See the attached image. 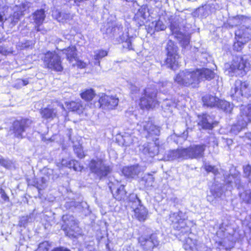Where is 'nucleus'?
<instances>
[{
    "label": "nucleus",
    "mask_w": 251,
    "mask_h": 251,
    "mask_svg": "<svg viewBox=\"0 0 251 251\" xmlns=\"http://www.w3.org/2000/svg\"><path fill=\"white\" fill-rule=\"evenodd\" d=\"M214 76V73L208 69H197L193 71L186 70L180 72L174 80L180 85L189 86L193 85V86H195L201 80H209L213 78Z\"/></svg>",
    "instance_id": "nucleus-1"
},
{
    "label": "nucleus",
    "mask_w": 251,
    "mask_h": 251,
    "mask_svg": "<svg viewBox=\"0 0 251 251\" xmlns=\"http://www.w3.org/2000/svg\"><path fill=\"white\" fill-rule=\"evenodd\" d=\"M206 145H194L188 148L178 149L170 151L168 154L169 160H184L187 159H199L203 157Z\"/></svg>",
    "instance_id": "nucleus-2"
},
{
    "label": "nucleus",
    "mask_w": 251,
    "mask_h": 251,
    "mask_svg": "<svg viewBox=\"0 0 251 251\" xmlns=\"http://www.w3.org/2000/svg\"><path fill=\"white\" fill-rule=\"evenodd\" d=\"M91 172L99 179L106 178L112 171V167L101 158H96L91 160L88 164Z\"/></svg>",
    "instance_id": "nucleus-3"
},
{
    "label": "nucleus",
    "mask_w": 251,
    "mask_h": 251,
    "mask_svg": "<svg viewBox=\"0 0 251 251\" xmlns=\"http://www.w3.org/2000/svg\"><path fill=\"white\" fill-rule=\"evenodd\" d=\"M61 229L64 231L66 236L70 238H76L82 234V231L78 226V222L73 215H63Z\"/></svg>",
    "instance_id": "nucleus-4"
},
{
    "label": "nucleus",
    "mask_w": 251,
    "mask_h": 251,
    "mask_svg": "<svg viewBox=\"0 0 251 251\" xmlns=\"http://www.w3.org/2000/svg\"><path fill=\"white\" fill-rule=\"evenodd\" d=\"M230 95L233 100H241L242 97L251 96V87L248 81L236 80L230 91Z\"/></svg>",
    "instance_id": "nucleus-5"
},
{
    "label": "nucleus",
    "mask_w": 251,
    "mask_h": 251,
    "mask_svg": "<svg viewBox=\"0 0 251 251\" xmlns=\"http://www.w3.org/2000/svg\"><path fill=\"white\" fill-rule=\"evenodd\" d=\"M251 121V104L247 106H242L240 112L237 118V123L231 128V132L238 134L241 130L247 126L248 123Z\"/></svg>",
    "instance_id": "nucleus-6"
},
{
    "label": "nucleus",
    "mask_w": 251,
    "mask_h": 251,
    "mask_svg": "<svg viewBox=\"0 0 251 251\" xmlns=\"http://www.w3.org/2000/svg\"><path fill=\"white\" fill-rule=\"evenodd\" d=\"M231 75L242 76L244 75L250 69V64L242 56H236L232 60L231 64L226 66Z\"/></svg>",
    "instance_id": "nucleus-7"
},
{
    "label": "nucleus",
    "mask_w": 251,
    "mask_h": 251,
    "mask_svg": "<svg viewBox=\"0 0 251 251\" xmlns=\"http://www.w3.org/2000/svg\"><path fill=\"white\" fill-rule=\"evenodd\" d=\"M185 215L182 211L171 212L169 220L173 225L174 228L178 231L179 235H187L190 232V228L187 226L185 222Z\"/></svg>",
    "instance_id": "nucleus-8"
},
{
    "label": "nucleus",
    "mask_w": 251,
    "mask_h": 251,
    "mask_svg": "<svg viewBox=\"0 0 251 251\" xmlns=\"http://www.w3.org/2000/svg\"><path fill=\"white\" fill-rule=\"evenodd\" d=\"M45 67L55 72L63 70L61 57L55 51H48L43 58Z\"/></svg>",
    "instance_id": "nucleus-9"
},
{
    "label": "nucleus",
    "mask_w": 251,
    "mask_h": 251,
    "mask_svg": "<svg viewBox=\"0 0 251 251\" xmlns=\"http://www.w3.org/2000/svg\"><path fill=\"white\" fill-rule=\"evenodd\" d=\"M166 50L167 51L166 65L168 68L175 70L178 66V48L174 42L169 40L167 44Z\"/></svg>",
    "instance_id": "nucleus-10"
},
{
    "label": "nucleus",
    "mask_w": 251,
    "mask_h": 251,
    "mask_svg": "<svg viewBox=\"0 0 251 251\" xmlns=\"http://www.w3.org/2000/svg\"><path fill=\"white\" fill-rule=\"evenodd\" d=\"M156 89L147 88L144 90L143 96L140 99V105L142 108H153L158 104L156 100Z\"/></svg>",
    "instance_id": "nucleus-11"
},
{
    "label": "nucleus",
    "mask_w": 251,
    "mask_h": 251,
    "mask_svg": "<svg viewBox=\"0 0 251 251\" xmlns=\"http://www.w3.org/2000/svg\"><path fill=\"white\" fill-rule=\"evenodd\" d=\"M229 180L228 183L233 187V184L239 190V195L240 198L246 202L251 203V192L245 191L241 192L242 191H244V186L241 184L240 176L239 174L235 173L234 175H231L229 176Z\"/></svg>",
    "instance_id": "nucleus-12"
},
{
    "label": "nucleus",
    "mask_w": 251,
    "mask_h": 251,
    "mask_svg": "<svg viewBox=\"0 0 251 251\" xmlns=\"http://www.w3.org/2000/svg\"><path fill=\"white\" fill-rule=\"evenodd\" d=\"M32 123L31 120L27 118L16 120L13 123L10 130L13 131L15 137L22 138L23 134L31 127Z\"/></svg>",
    "instance_id": "nucleus-13"
},
{
    "label": "nucleus",
    "mask_w": 251,
    "mask_h": 251,
    "mask_svg": "<svg viewBox=\"0 0 251 251\" xmlns=\"http://www.w3.org/2000/svg\"><path fill=\"white\" fill-rule=\"evenodd\" d=\"M31 5V3L25 1L13 7V13L8 19L12 26L15 25L18 23L20 18L24 15V12L28 10Z\"/></svg>",
    "instance_id": "nucleus-14"
},
{
    "label": "nucleus",
    "mask_w": 251,
    "mask_h": 251,
    "mask_svg": "<svg viewBox=\"0 0 251 251\" xmlns=\"http://www.w3.org/2000/svg\"><path fill=\"white\" fill-rule=\"evenodd\" d=\"M137 130L141 133L145 134L147 138L150 136H158L160 134L159 127L153 124L149 119L144 120L137 124Z\"/></svg>",
    "instance_id": "nucleus-15"
},
{
    "label": "nucleus",
    "mask_w": 251,
    "mask_h": 251,
    "mask_svg": "<svg viewBox=\"0 0 251 251\" xmlns=\"http://www.w3.org/2000/svg\"><path fill=\"white\" fill-rule=\"evenodd\" d=\"M138 242L143 249L146 251L152 249L159 244V241L155 234H152L150 236L142 235L139 237Z\"/></svg>",
    "instance_id": "nucleus-16"
},
{
    "label": "nucleus",
    "mask_w": 251,
    "mask_h": 251,
    "mask_svg": "<svg viewBox=\"0 0 251 251\" xmlns=\"http://www.w3.org/2000/svg\"><path fill=\"white\" fill-rule=\"evenodd\" d=\"M118 102V98L112 96L104 95L99 100L100 107L105 109H113L117 106Z\"/></svg>",
    "instance_id": "nucleus-17"
},
{
    "label": "nucleus",
    "mask_w": 251,
    "mask_h": 251,
    "mask_svg": "<svg viewBox=\"0 0 251 251\" xmlns=\"http://www.w3.org/2000/svg\"><path fill=\"white\" fill-rule=\"evenodd\" d=\"M235 34V39H240L247 43L251 40V27L245 25H240Z\"/></svg>",
    "instance_id": "nucleus-18"
},
{
    "label": "nucleus",
    "mask_w": 251,
    "mask_h": 251,
    "mask_svg": "<svg viewBox=\"0 0 251 251\" xmlns=\"http://www.w3.org/2000/svg\"><path fill=\"white\" fill-rule=\"evenodd\" d=\"M109 188L113 194V197L118 201L124 200L126 197V192L125 190L124 186L120 185L119 187L116 186L114 182L109 183Z\"/></svg>",
    "instance_id": "nucleus-19"
},
{
    "label": "nucleus",
    "mask_w": 251,
    "mask_h": 251,
    "mask_svg": "<svg viewBox=\"0 0 251 251\" xmlns=\"http://www.w3.org/2000/svg\"><path fill=\"white\" fill-rule=\"evenodd\" d=\"M33 23L35 24V28L37 31H41V29L40 25L43 23L45 18L46 14L45 11L43 9L37 10L30 16Z\"/></svg>",
    "instance_id": "nucleus-20"
},
{
    "label": "nucleus",
    "mask_w": 251,
    "mask_h": 251,
    "mask_svg": "<svg viewBox=\"0 0 251 251\" xmlns=\"http://www.w3.org/2000/svg\"><path fill=\"white\" fill-rule=\"evenodd\" d=\"M198 125L203 129H211L214 124V118L207 114L198 116Z\"/></svg>",
    "instance_id": "nucleus-21"
},
{
    "label": "nucleus",
    "mask_w": 251,
    "mask_h": 251,
    "mask_svg": "<svg viewBox=\"0 0 251 251\" xmlns=\"http://www.w3.org/2000/svg\"><path fill=\"white\" fill-rule=\"evenodd\" d=\"M139 150L143 154L150 157H153L158 152V147L153 143H145L140 146Z\"/></svg>",
    "instance_id": "nucleus-22"
},
{
    "label": "nucleus",
    "mask_w": 251,
    "mask_h": 251,
    "mask_svg": "<svg viewBox=\"0 0 251 251\" xmlns=\"http://www.w3.org/2000/svg\"><path fill=\"white\" fill-rule=\"evenodd\" d=\"M122 172L127 177L135 178L141 172V168L138 165H134L124 167Z\"/></svg>",
    "instance_id": "nucleus-23"
},
{
    "label": "nucleus",
    "mask_w": 251,
    "mask_h": 251,
    "mask_svg": "<svg viewBox=\"0 0 251 251\" xmlns=\"http://www.w3.org/2000/svg\"><path fill=\"white\" fill-rule=\"evenodd\" d=\"M134 134V132L129 130L124 133L122 136L124 146L128 147L138 142V138Z\"/></svg>",
    "instance_id": "nucleus-24"
},
{
    "label": "nucleus",
    "mask_w": 251,
    "mask_h": 251,
    "mask_svg": "<svg viewBox=\"0 0 251 251\" xmlns=\"http://www.w3.org/2000/svg\"><path fill=\"white\" fill-rule=\"evenodd\" d=\"M146 11L147 8L145 7H141L135 14L134 20L138 26H141L144 25V21L146 18Z\"/></svg>",
    "instance_id": "nucleus-25"
},
{
    "label": "nucleus",
    "mask_w": 251,
    "mask_h": 251,
    "mask_svg": "<svg viewBox=\"0 0 251 251\" xmlns=\"http://www.w3.org/2000/svg\"><path fill=\"white\" fill-rule=\"evenodd\" d=\"M133 209L134 216L136 218L141 222L146 220L147 217L148 211L143 205L141 204Z\"/></svg>",
    "instance_id": "nucleus-26"
},
{
    "label": "nucleus",
    "mask_w": 251,
    "mask_h": 251,
    "mask_svg": "<svg viewBox=\"0 0 251 251\" xmlns=\"http://www.w3.org/2000/svg\"><path fill=\"white\" fill-rule=\"evenodd\" d=\"M63 54H65L67 59L69 61L70 63L73 62V61H76L77 59V53L75 47L71 46L67 49H64L62 50Z\"/></svg>",
    "instance_id": "nucleus-27"
},
{
    "label": "nucleus",
    "mask_w": 251,
    "mask_h": 251,
    "mask_svg": "<svg viewBox=\"0 0 251 251\" xmlns=\"http://www.w3.org/2000/svg\"><path fill=\"white\" fill-rule=\"evenodd\" d=\"M219 100L218 98L211 95H206L202 97L204 104L211 107H217Z\"/></svg>",
    "instance_id": "nucleus-28"
},
{
    "label": "nucleus",
    "mask_w": 251,
    "mask_h": 251,
    "mask_svg": "<svg viewBox=\"0 0 251 251\" xmlns=\"http://www.w3.org/2000/svg\"><path fill=\"white\" fill-rule=\"evenodd\" d=\"M57 110L56 108H45L41 110L42 118L46 119L52 120L57 116Z\"/></svg>",
    "instance_id": "nucleus-29"
},
{
    "label": "nucleus",
    "mask_w": 251,
    "mask_h": 251,
    "mask_svg": "<svg viewBox=\"0 0 251 251\" xmlns=\"http://www.w3.org/2000/svg\"><path fill=\"white\" fill-rule=\"evenodd\" d=\"M116 27L112 23H107L101 28V31L106 36L104 37H112L114 35Z\"/></svg>",
    "instance_id": "nucleus-30"
},
{
    "label": "nucleus",
    "mask_w": 251,
    "mask_h": 251,
    "mask_svg": "<svg viewBox=\"0 0 251 251\" xmlns=\"http://www.w3.org/2000/svg\"><path fill=\"white\" fill-rule=\"evenodd\" d=\"M35 219V215L34 213H30L28 215L26 216H23L21 218L19 225L20 226L25 227L28 223L33 222Z\"/></svg>",
    "instance_id": "nucleus-31"
},
{
    "label": "nucleus",
    "mask_w": 251,
    "mask_h": 251,
    "mask_svg": "<svg viewBox=\"0 0 251 251\" xmlns=\"http://www.w3.org/2000/svg\"><path fill=\"white\" fill-rule=\"evenodd\" d=\"M217 107L226 113H230L233 108V105L226 100H220Z\"/></svg>",
    "instance_id": "nucleus-32"
},
{
    "label": "nucleus",
    "mask_w": 251,
    "mask_h": 251,
    "mask_svg": "<svg viewBox=\"0 0 251 251\" xmlns=\"http://www.w3.org/2000/svg\"><path fill=\"white\" fill-rule=\"evenodd\" d=\"M67 107L72 111L80 113L82 111L83 106L79 102L71 101L67 104Z\"/></svg>",
    "instance_id": "nucleus-33"
},
{
    "label": "nucleus",
    "mask_w": 251,
    "mask_h": 251,
    "mask_svg": "<svg viewBox=\"0 0 251 251\" xmlns=\"http://www.w3.org/2000/svg\"><path fill=\"white\" fill-rule=\"evenodd\" d=\"M107 51L103 50H98L94 51V59L97 61L95 65H100V60L107 55Z\"/></svg>",
    "instance_id": "nucleus-34"
},
{
    "label": "nucleus",
    "mask_w": 251,
    "mask_h": 251,
    "mask_svg": "<svg viewBox=\"0 0 251 251\" xmlns=\"http://www.w3.org/2000/svg\"><path fill=\"white\" fill-rule=\"evenodd\" d=\"M80 95L82 99L86 101H90L94 98L96 94L93 89H89L82 92Z\"/></svg>",
    "instance_id": "nucleus-35"
},
{
    "label": "nucleus",
    "mask_w": 251,
    "mask_h": 251,
    "mask_svg": "<svg viewBox=\"0 0 251 251\" xmlns=\"http://www.w3.org/2000/svg\"><path fill=\"white\" fill-rule=\"evenodd\" d=\"M154 181V178L150 174L145 175L142 178V181L147 188L153 186Z\"/></svg>",
    "instance_id": "nucleus-36"
},
{
    "label": "nucleus",
    "mask_w": 251,
    "mask_h": 251,
    "mask_svg": "<svg viewBox=\"0 0 251 251\" xmlns=\"http://www.w3.org/2000/svg\"><path fill=\"white\" fill-rule=\"evenodd\" d=\"M129 201L131 203V206L133 209L141 204V200L137 197V195L134 194L130 195Z\"/></svg>",
    "instance_id": "nucleus-37"
},
{
    "label": "nucleus",
    "mask_w": 251,
    "mask_h": 251,
    "mask_svg": "<svg viewBox=\"0 0 251 251\" xmlns=\"http://www.w3.org/2000/svg\"><path fill=\"white\" fill-rule=\"evenodd\" d=\"M62 164L63 165H65L66 167L71 168H73L75 171H77L78 165V162L76 160H71L67 162L65 160L63 159L62 161Z\"/></svg>",
    "instance_id": "nucleus-38"
},
{
    "label": "nucleus",
    "mask_w": 251,
    "mask_h": 251,
    "mask_svg": "<svg viewBox=\"0 0 251 251\" xmlns=\"http://www.w3.org/2000/svg\"><path fill=\"white\" fill-rule=\"evenodd\" d=\"M170 30L173 34H176L177 36L181 35L178 24L176 22H171L170 25Z\"/></svg>",
    "instance_id": "nucleus-39"
},
{
    "label": "nucleus",
    "mask_w": 251,
    "mask_h": 251,
    "mask_svg": "<svg viewBox=\"0 0 251 251\" xmlns=\"http://www.w3.org/2000/svg\"><path fill=\"white\" fill-rule=\"evenodd\" d=\"M235 40L236 41L234 42L233 45V50L237 51H241L247 42H244V41L240 39H235Z\"/></svg>",
    "instance_id": "nucleus-40"
},
{
    "label": "nucleus",
    "mask_w": 251,
    "mask_h": 251,
    "mask_svg": "<svg viewBox=\"0 0 251 251\" xmlns=\"http://www.w3.org/2000/svg\"><path fill=\"white\" fill-rule=\"evenodd\" d=\"M74 150L78 158L81 159L85 156L81 145L79 144L75 145Z\"/></svg>",
    "instance_id": "nucleus-41"
},
{
    "label": "nucleus",
    "mask_w": 251,
    "mask_h": 251,
    "mask_svg": "<svg viewBox=\"0 0 251 251\" xmlns=\"http://www.w3.org/2000/svg\"><path fill=\"white\" fill-rule=\"evenodd\" d=\"M204 170L207 172H211L214 175H216L218 173V170L214 166H212L208 163H205L203 165Z\"/></svg>",
    "instance_id": "nucleus-42"
},
{
    "label": "nucleus",
    "mask_w": 251,
    "mask_h": 251,
    "mask_svg": "<svg viewBox=\"0 0 251 251\" xmlns=\"http://www.w3.org/2000/svg\"><path fill=\"white\" fill-rule=\"evenodd\" d=\"M210 192L214 198H220L222 195V191L220 187L212 188Z\"/></svg>",
    "instance_id": "nucleus-43"
},
{
    "label": "nucleus",
    "mask_w": 251,
    "mask_h": 251,
    "mask_svg": "<svg viewBox=\"0 0 251 251\" xmlns=\"http://www.w3.org/2000/svg\"><path fill=\"white\" fill-rule=\"evenodd\" d=\"M50 245L48 242L44 241L39 244L36 251H48Z\"/></svg>",
    "instance_id": "nucleus-44"
},
{
    "label": "nucleus",
    "mask_w": 251,
    "mask_h": 251,
    "mask_svg": "<svg viewBox=\"0 0 251 251\" xmlns=\"http://www.w3.org/2000/svg\"><path fill=\"white\" fill-rule=\"evenodd\" d=\"M166 25L163 24V22L158 20L155 22V24L154 25V28L155 30L156 31H159L161 30H164L166 29Z\"/></svg>",
    "instance_id": "nucleus-45"
},
{
    "label": "nucleus",
    "mask_w": 251,
    "mask_h": 251,
    "mask_svg": "<svg viewBox=\"0 0 251 251\" xmlns=\"http://www.w3.org/2000/svg\"><path fill=\"white\" fill-rule=\"evenodd\" d=\"M244 174L248 177L250 182H251V165H248L244 167Z\"/></svg>",
    "instance_id": "nucleus-46"
},
{
    "label": "nucleus",
    "mask_w": 251,
    "mask_h": 251,
    "mask_svg": "<svg viewBox=\"0 0 251 251\" xmlns=\"http://www.w3.org/2000/svg\"><path fill=\"white\" fill-rule=\"evenodd\" d=\"M9 201V197L5 193L4 191L2 189L0 188V204Z\"/></svg>",
    "instance_id": "nucleus-47"
},
{
    "label": "nucleus",
    "mask_w": 251,
    "mask_h": 251,
    "mask_svg": "<svg viewBox=\"0 0 251 251\" xmlns=\"http://www.w3.org/2000/svg\"><path fill=\"white\" fill-rule=\"evenodd\" d=\"M69 18V15L61 12H58L56 19L58 22L63 23Z\"/></svg>",
    "instance_id": "nucleus-48"
},
{
    "label": "nucleus",
    "mask_w": 251,
    "mask_h": 251,
    "mask_svg": "<svg viewBox=\"0 0 251 251\" xmlns=\"http://www.w3.org/2000/svg\"><path fill=\"white\" fill-rule=\"evenodd\" d=\"M181 46L184 48L188 47L190 43V39L187 37H183L180 42Z\"/></svg>",
    "instance_id": "nucleus-49"
},
{
    "label": "nucleus",
    "mask_w": 251,
    "mask_h": 251,
    "mask_svg": "<svg viewBox=\"0 0 251 251\" xmlns=\"http://www.w3.org/2000/svg\"><path fill=\"white\" fill-rule=\"evenodd\" d=\"M0 165L5 168H8L11 165L10 160L3 158H0Z\"/></svg>",
    "instance_id": "nucleus-50"
},
{
    "label": "nucleus",
    "mask_w": 251,
    "mask_h": 251,
    "mask_svg": "<svg viewBox=\"0 0 251 251\" xmlns=\"http://www.w3.org/2000/svg\"><path fill=\"white\" fill-rule=\"evenodd\" d=\"M123 47L129 50H132V47L131 39L129 38H127L126 40L123 42Z\"/></svg>",
    "instance_id": "nucleus-51"
},
{
    "label": "nucleus",
    "mask_w": 251,
    "mask_h": 251,
    "mask_svg": "<svg viewBox=\"0 0 251 251\" xmlns=\"http://www.w3.org/2000/svg\"><path fill=\"white\" fill-rule=\"evenodd\" d=\"M29 83V81L28 79H18L17 80V83L16 85H18L17 87H22L23 86H25L27 84H28Z\"/></svg>",
    "instance_id": "nucleus-52"
},
{
    "label": "nucleus",
    "mask_w": 251,
    "mask_h": 251,
    "mask_svg": "<svg viewBox=\"0 0 251 251\" xmlns=\"http://www.w3.org/2000/svg\"><path fill=\"white\" fill-rule=\"evenodd\" d=\"M162 106L173 107L175 106V104L172 101L166 100L164 101Z\"/></svg>",
    "instance_id": "nucleus-53"
},
{
    "label": "nucleus",
    "mask_w": 251,
    "mask_h": 251,
    "mask_svg": "<svg viewBox=\"0 0 251 251\" xmlns=\"http://www.w3.org/2000/svg\"><path fill=\"white\" fill-rule=\"evenodd\" d=\"M75 61L76 62V65L78 67L82 69L86 67L85 63L80 60H77V59L76 61Z\"/></svg>",
    "instance_id": "nucleus-54"
},
{
    "label": "nucleus",
    "mask_w": 251,
    "mask_h": 251,
    "mask_svg": "<svg viewBox=\"0 0 251 251\" xmlns=\"http://www.w3.org/2000/svg\"><path fill=\"white\" fill-rule=\"evenodd\" d=\"M130 90L132 94H136L139 90L137 87L134 85H131L130 87Z\"/></svg>",
    "instance_id": "nucleus-55"
},
{
    "label": "nucleus",
    "mask_w": 251,
    "mask_h": 251,
    "mask_svg": "<svg viewBox=\"0 0 251 251\" xmlns=\"http://www.w3.org/2000/svg\"><path fill=\"white\" fill-rule=\"evenodd\" d=\"M7 52V49L4 47L0 46V53L2 55H6Z\"/></svg>",
    "instance_id": "nucleus-56"
},
{
    "label": "nucleus",
    "mask_w": 251,
    "mask_h": 251,
    "mask_svg": "<svg viewBox=\"0 0 251 251\" xmlns=\"http://www.w3.org/2000/svg\"><path fill=\"white\" fill-rule=\"evenodd\" d=\"M30 42L27 41L25 43H23L22 45V47L23 49H26L30 47Z\"/></svg>",
    "instance_id": "nucleus-57"
},
{
    "label": "nucleus",
    "mask_w": 251,
    "mask_h": 251,
    "mask_svg": "<svg viewBox=\"0 0 251 251\" xmlns=\"http://www.w3.org/2000/svg\"><path fill=\"white\" fill-rule=\"evenodd\" d=\"M52 251H70L69 250L63 248H56Z\"/></svg>",
    "instance_id": "nucleus-58"
},
{
    "label": "nucleus",
    "mask_w": 251,
    "mask_h": 251,
    "mask_svg": "<svg viewBox=\"0 0 251 251\" xmlns=\"http://www.w3.org/2000/svg\"><path fill=\"white\" fill-rule=\"evenodd\" d=\"M168 84H169V86H171V84L168 82H165L164 83H162V87H164V86H167Z\"/></svg>",
    "instance_id": "nucleus-59"
},
{
    "label": "nucleus",
    "mask_w": 251,
    "mask_h": 251,
    "mask_svg": "<svg viewBox=\"0 0 251 251\" xmlns=\"http://www.w3.org/2000/svg\"><path fill=\"white\" fill-rule=\"evenodd\" d=\"M247 137L249 138V139L251 140V133H249L247 134Z\"/></svg>",
    "instance_id": "nucleus-60"
},
{
    "label": "nucleus",
    "mask_w": 251,
    "mask_h": 251,
    "mask_svg": "<svg viewBox=\"0 0 251 251\" xmlns=\"http://www.w3.org/2000/svg\"><path fill=\"white\" fill-rule=\"evenodd\" d=\"M207 200H208V201H212V198H211V197L210 195H208V196H207Z\"/></svg>",
    "instance_id": "nucleus-61"
},
{
    "label": "nucleus",
    "mask_w": 251,
    "mask_h": 251,
    "mask_svg": "<svg viewBox=\"0 0 251 251\" xmlns=\"http://www.w3.org/2000/svg\"><path fill=\"white\" fill-rule=\"evenodd\" d=\"M52 172H53L52 170H51V169H48V174H50L52 173Z\"/></svg>",
    "instance_id": "nucleus-62"
},
{
    "label": "nucleus",
    "mask_w": 251,
    "mask_h": 251,
    "mask_svg": "<svg viewBox=\"0 0 251 251\" xmlns=\"http://www.w3.org/2000/svg\"><path fill=\"white\" fill-rule=\"evenodd\" d=\"M59 107L60 108H61L62 109H63L64 108V106H63V105L62 104H61V105H59Z\"/></svg>",
    "instance_id": "nucleus-63"
},
{
    "label": "nucleus",
    "mask_w": 251,
    "mask_h": 251,
    "mask_svg": "<svg viewBox=\"0 0 251 251\" xmlns=\"http://www.w3.org/2000/svg\"><path fill=\"white\" fill-rule=\"evenodd\" d=\"M195 247V244H194L193 245H190V248H193Z\"/></svg>",
    "instance_id": "nucleus-64"
}]
</instances>
